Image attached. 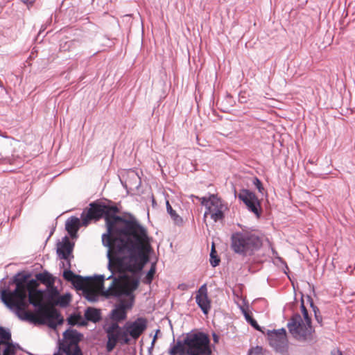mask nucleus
<instances>
[{"mask_svg":"<svg viewBox=\"0 0 355 355\" xmlns=\"http://www.w3.org/2000/svg\"><path fill=\"white\" fill-rule=\"evenodd\" d=\"M119 211L116 205H109L103 202L94 201L89 204L88 209H84L80 218L83 226H87L94 220H105L106 232L102 234V244L107 248V258L110 261L112 249L119 247L121 249L125 243L134 237L145 236L147 229L141 225L137 218L129 214L127 218L118 216Z\"/></svg>","mask_w":355,"mask_h":355,"instance_id":"f257e3e1","label":"nucleus"},{"mask_svg":"<svg viewBox=\"0 0 355 355\" xmlns=\"http://www.w3.org/2000/svg\"><path fill=\"white\" fill-rule=\"evenodd\" d=\"M150 241L147 232L145 236L134 237L126 242L121 249L119 247L112 249L111 260L114 259L123 270L132 274L131 276L124 275L126 279L125 286L132 291H135L139 287L140 274L150 262V255L154 252Z\"/></svg>","mask_w":355,"mask_h":355,"instance_id":"f03ea898","label":"nucleus"},{"mask_svg":"<svg viewBox=\"0 0 355 355\" xmlns=\"http://www.w3.org/2000/svg\"><path fill=\"white\" fill-rule=\"evenodd\" d=\"M35 293L33 291L24 290L14 293V289L11 290L7 286L0 289V300L20 320L36 324L40 319H37L32 312L28 311V306L32 305L35 312L41 315V318H43V313L50 311L46 309L42 302L35 300Z\"/></svg>","mask_w":355,"mask_h":355,"instance_id":"7ed1b4c3","label":"nucleus"},{"mask_svg":"<svg viewBox=\"0 0 355 355\" xmlns=\"http://www.w3.org/2000/svg\"><path fill=\"white\" fill-rule=\"evenodd\" d=\"M168 353L170 355H211L210 338L204 332L191 331L183 339L178 338L176 343L173 339Z\"/></svg>","mask_w":355,"mask_h":355,"instance_id":"20e7f679","label":"nucleus"},{"mask_svg":"<svg viewBox=\"0 0 355 355\" xmlns=\"http://www.w3.org/2000/svg\"><path fill=\"white\" fill-rule=\"evenodd\" d=\"M263 245L262 238L249 230L233 232L230 237V248L242 258L255 254Z\"/></svg>","mask_w":355,"mask_h":355,"instance_id":"39448f33","label":"nucleus"},{"mask_svg":"<svg viewBox=\"0 0 355 355\" xmlns=\"http://www.w3.org/2000/svg\"><path fill=\"white\" fill-rule=\"evenodd\" d=\"M40 283L51 286L54 284V279L47 271L37 273L35 278H32L31 272L22 270L18 272L9 280L8 286L15 285L14 293L19 290L36 292Z\"/></svg>","mask_w":355,"mask_h":355,"instance_id":"423d86ee","label":"nucleus"},{"mask_svg":"<svg viewBox=\"0 0 355 355\" xmlns=\"http://www.w3.org/2000/svg\"><path fill=\"white\" fill-rule=\"evenodd\" d=\"M300 309L305 322H303L299 313H294L288 322L287 327L293 338L300 340H305L312 334L313 329L311 325V318L304 306L303 295L301 297Z\"/></svg>","mask_w":355,"mask_h":355,"instance_id":"0eeeda50","label":"nucleus"},{"mask_svg":"<svg viewBox=\"0 0 355 355\" xmlns=\"http://www.w3.org/2000/svg\"><path fill=\"white\" fill-rule=\"evenodd\" d=\"M191 197L196 198L200 200L201 205L205 207L206 210L204 214L205 218L207 215L209 214L211 218L214 222H218L224 219V211L227 209V207L224 205L223 200L216 195L211 194L209 198H199L194 195H191Z\"/></svg>","mask_w":355,"mask_h":355,"instance_id":"6e6552de","label":"nucleus"},{"mask_svg":"<svg viewBox=\"0 0 355 355\" xmlns=\"http://www.w3.org/2000/svg\"><path fill=\"white\" fill-rule=\"evenodd\" d=\"M107 334V341L105 348L107 352H111L119 343L121 345H129L130 338L127 336L125 329L116 322H111L108 327L105 328Z\"/></svg>","mask_w":355,"mask_h":355,"instance_id":"1a4fd4ad","label":"nucleus"},{"mask_svg":"<svg viewBox=\"0 0 355 355\" xmlns=\"http://www.w3.org/2000/svg\"><path fill=\"white\" fill-rule=\"evenodd\" d=\"M234 196L246 205L248 211L252 212L257 218H260L262 211L261 202L254 192L243 189L236 195V191L234 189Z\"/></svg>","mask_w":355,"mask_h":355,"instance_id":"9d476101","label":"nucleus"},{"mask_svg":"<svg viewBox=\"0 0 355 355\" xmlns=\"http://www.w3.org/2000/svg\"><path fill=\"white\" fill-rule=\"evenodd\" d=\"M108 269L111 271L112 274L110 275L107 279H113V281L111 285L108 287V288L105 291V295L107 297H128L132 298L133 300L134 295L133 292L130 288L128 287L123 288L121 286L119 285L118 283L120 281L119 277H114V272L112 268V263H110V267L108 266Z\"/></svg>","mask_w":355,"mask_h":355,"instance_id":"9b49d317","label":"nucleus"},{"mask_svg":"<svg viewBox=\"0 0 355 355\" xmlns=\"http://www.w3.org/2000/svg\"><path fill=\"white\" fill-rule=\"evenodd\" d=\"M270 345L277 352H282L287 347L286 331L284 328L266 330Z\"/></svg>","mask_w":355,"mask_h":355,"instance_id":"f8f14e48","label":"nucleus"},{"mask_svg":"<svg viewBox=\"0 0 355 355\" xmlns=\"http://www.w3.org/2000/svg\"><path fill=\"white\" fill-rule=\"evenodd\" d=\"M148 321L145 318H137L133 322H127L123 328L125 329L127 336L137 340L147 328Z\"/></svg>","mask_w":355,"mask_h":355,"instance_id":"ddd939ff","label":"nucleus"},{"mask_svg":"<svg viewBox=\"0 0 355 355\" xmlns=\"http://www.w3.org/2000/svg\"><path fill=\"white\" fill-rule=\"evenodd\" d=\"M105 279V276L103 275H94V277H83L79 275L75 277L73 281H72L71 284L74 286V288L78 291H83L84 289L87 288V284L91 283H95L97 287L98 288H104L103 282Z\"/></svg>","mask_w":355,"mask_h":355,"instance_id":"4468645a","label":"nucleus"},{"mask_svg":"<svg viewBox=\"0 0 355 355\" xmlns=\"http://www.w3.org/2000/svg\"><path fill=\"white\" fill-rule=\"evenodd\" d=\"M64 318L56 309L43 313V318L37 322L36 324H45L51 329H56L58 326L64 323Z\"/></svg>","mask_w":355,"mask_h":355,"instance_id":"2eb2a0df","label":"nucleus"},{"mask_svg":"<svg viewBox=\"0 0 355 355\" xmlns=\"http://www.w3.org/2000/svg\"><path fill=\"white\" fill-rule=\"evenodd\" d=\"M102 319L101 311L99 309L88 306L84 313V318L82 316L81 321H78V327H87L88 322L97 323Z\"/></svg>","mask_w":355,"mask_h":355,"instance_id":"dca6fc26","label":"nucleus"},{"mask_svg":"<svg viewBox=\"0 0 355 355\" xmlns=\"http://www.w3.org/2000/svg\"><path fill=\"white\" fill-rule=\"evenodd\" d=\"M132 306V302L126 303L124 301H121L120 303L116 304L113 309L110 313V318L112 320V322H119L123 321L127 318L126 309Z\"/></svg>","mask_w":355,"mask_h":355,"instance_id":"f3484780","label":"nucleus"},{"mask_svg":"<svg viewBox=\"0 0 355 355\" xmlns=\"http://www.w3.org/2000/svg\"><path fill=\"white\" fill-rule=\"evenodd\" d=\"M74 243L71 242L67 236L63 237L62 241L58 243L57 247V253L59 257L62 259L67 260V262L70 261L69 260V257L71 256V257H73V255H71Z\"/></svg>","mask_w":355,"mask_h":355,"instance_id":"a211bd4d","label":"nucleus"},{"mask_svg":"<svg viewBox=\"0 0 355 355\" xmlns=\"http://www.w3.org/2000/svg\"><path fill=\"white\" fill-rule=\"evenodd\" d=\"M63 337L70 345L76 346L82 340L83 335L76 329H68L63 333Z\"/></svg>","mask_w":355,"mask_h":355,"instance_id":"6ab92c4d","label":"nucleus"},{"mask_svg":"<svg viewBox=\"0 0 355 355\" xmlns=\"http://www.w3.org/2000/svg\"><path fill=\"white\" fill-rule=\"evenodd\" d=\"M36 293L44 294V297L50 302H53L59 295V291L56 286L53 284H51V286H46L45 290L37 289Z\"/></svg>","mask_w":355,"mask_h":355,"instance_id":"aec40b11","label":"nucleus"},{"mask_svg":"<svg viewBox=\"0 0 355 355\" xmlns=\"http://www.w3.org/2000/svg\"><path fill=\"white\" fill-rule=\"evenodd\" d=\"M196 302L205 315L208 314L211 309V301L208 295H196Z\"/></svg>","mask_w":355,"mask_h":355,"instance_id":"412c9836","label":"nucleus"},{"mask_svg":"<svg viewBox=\"0 0 355 355\" xmlns=\"http://www.w3.org/2000/svg\"><path fill=\"white\" fill-rule=\"evenodd\" d=\"M243 313L245 317V320L256 330L262 332L263 334H266L265 328L261 327L259 325L257 320L252 317V314L249 313L244 309H243Z\"/></svg>","mask_w":355,"mask_h":355,"instance_id":"4be33fe9","label":"nucleus"},{"mask_svg":"<svg viewBox=\"0 0 355 355\" xmlns=\"http://www.w3.org/2000/svg\"><path fill=\"white\" fill-rule=\"evenodd\" d=\"M166 211L176 225L181 226L183 225L182 218L173 209L168 201H166Z\"/></svg>","mask_w":355,"mask_h":355,"instance_id":"5701e85b","label":"nucleus"},{"mask_svg":"<svg viewBox=\"0 0 355 355\" xmlns=\"http://www.w3.org/2000/svg\"><path fill=\"white\" fill-rule=\"evenodd\" d=\"M81 225H83V223L81 224L78 218L76 216H71L67 220L65 223V229L66 230H78Z\"/></svg>","mask_w":355,"mask_h":355,"instance_id":"b1692460","label":"nucleus"},{"mask_svg":"<svg viewBox=\"0 0 355 355\" xmlns=\"http://www.w3.org/2000/svg\"><path fill=\"white\" fill-rule=\"evenodd\" d=\"M11 341V331L8 328L0 326V346Z\"/></svg>","mask_w":355,"mask_h":355,"instance_id":"393cba45","label":"nucleus"},{"mask_svg":"<svg viewBox=\"0 0 355 355\" xmlns=\"http://www.w3.org/2000/svg\"><path fill=\"white\" fill-rule=\"evenodd\" d=\"M83 296L90 302H96L98 300V295L96 292L87 287L82 291Z\"/></svg>","mask_w":355,"mask_h":355,"instance_id":"a878e982","label":"nucleus"},{"mask_svg":"<svg viewBox=\"0 0 355 355\" xmlns=\"http://www.w3.org/2000/svg\"><path fill=\"white\" fill-rule=\"evenodd\" d=\"M70 302L71 295L69 293H66L62 295L59 294L54 303L55 305L64 308L69 304Z\"/></svg>","mask_w":355,"mask_h":355,"instance_id":"bb28decb","label":"nucleus"},{"mask_svg":"<svg viewBox=\"0 0 355 355\" xmlns=\"http://www.w3.org/2000/svg\"><path fill=\"white\" fill-rule=\"evenodd\" d=\"M156 272V263L153 262L151 264L150 268L148 271L146 275L143 279V282L145 284H150L154 278V275Z\"/></svg>","mask_w":355,"mask_h":355,"instance_id":"cd10ccee","label":"nucleus"},{"mask_svg":"<svg viewBox=\"0 0 355 355\" xmlns=\"http://www.w3.org/2000/svg\"><path fill=\"white\" fill-rule=\"evenodd\" d=\"M67 265H68V268L67 269H64V271H63V278L67 281V282H72V281H73V279H75V277H76V276L78 275L75 274L71 269V263H70V261H68L67 263Z\"/></svg>","mask_w":355,"mask_h":355,"instance_id":"c85d7f7f","label":"nucleus"},{"mask_svg":"<svg viewBox=\"0 0 355 355\" xmlns=\"http://www.w3.org/2000/svg\"><path fill=\"white\" fill-rule=\"evenodd\" d=\"M4 347L1 351V347L0 346V355H16V352L12 345V341L9 342L6 344H3Z\"/></svg>","mask_w":355,"mask_h":355,"instance_id":"c756f323","label":"nucleus"},{"mask_svg":"<svg viewBox=\"0 0 355 355\" xmlns=\"http://www.w3.org/2000/svg\"><path fill=\"white\" fill-rule=\"evenodd\" d=\"M82 315L80 313H73L67 319V322L70 326H78V321H81Z\"/></svg>","mask_w":355,"mask_h":355,"instance_id":"7c9ffc66","label":"nucleus"},{"mask_svg":"<svg viewBox=\"0 0 355 355\" xmlns=\"http://www.w3.org/2000/svg\"><path fill=\"white\" fill-rule=\"evenodd\" d=\"M209 261H210V264L212 267H216V266H218L220 263V259L218 257V256L217 255V252L216 251V249H215L214 245H212V248L210 252Z\"/></svg>","mask_w":355,"mask_h":355,"instance_id":"2f4dec72","label":"nucleus"},{"mask_svg":"<svg viewBox=\"0 0 355 355\" xmlns=\"http://www.w3.org/2000/svg\"><path fill=\"white\" fill-rule=\"evenodd\" d=\"M130 178L132 180V183H131L132 187L138 189L141 186V179L137 173H132V177Z\"/></svg>","mask_w":355,"mask_h":355,"instance_id":"473e14b6","label":"nucleus"},{"mask_svg":"<svg viewBox=\"0 0 355 355\" xmlns=\"http://www.w3.org/2000/svg\"><path fill=\"white\" fill-rule=\"evenodd\" d=\"M252 183L257 187L259 192L263 193L264 188L263 187L261 181L257 177H254L253 178Z\"/></svg>","mask_w":355,"mask_h":355,"instance_id":"72a5a7b5","label":"nucleus"},{"mask_svg":"<svg viewBox=\"0 0 355 355\" xmlns=\"http://www.w3.org/2000/svg\"><path fill=\"white\" fill-rule=\"evenodd\" d=\"M76 42L74 40L67 41L64 43L60 44V49L62 51H70L72 45H73Z\"/></svg>","mask_w":355,"mask_h":355,"instance_id":"f704fd0d","label":"nucleus"},{"mask_svg":"<svg viewBox=\"0 0 355 355\" xmlns=\"http://www.w3.org/2000/svg\"><path fill=\"white\" fill-rule=\"evenodd\" d=\"M72 348L70 347L69 345H60L58 351L61 352L64 355H68L71 352Z\"/></svg>","mask_w":355,"mask_h":355,"instance_id":"c9c22d12","label":"nucleus"},{"mask_svg":"<svg viewBox=\"0 0 355 355\" xmlns=\"http://www.w3.org/2000/svg\"><path fill=\"white\" fill-rule=\"evenodd\" d=\"M307 300L310 303V306L312 308L314 312V315H317V313H320V310L318 306L314 304L312 297L309 295H307Z\"/></svg>","mask_w":355,"mask_h":355,"instance_id":"e433bc0d","label":"nucleus"},{"mask_svg":"<svg viewBox=\"0 0 355 355\" xmlns=\"http://www.w3.org/2000/svg\"><path fill=\"white\" fill-rule=\"evenodd\" d=\"M68 355H83L82 349L78 345L72 347L71 352Z\"/></svg>","mask_w":355,"mask_h":355,"instance_id":"4c0bfd02","label":"nucleus"},{"mask_svg":"<svg viewBox=\"0 0 355 355\" xmlns=\"http://www.w3.org/2000/svg\"><path fill=\"white\" fill-rule=\"evenodd\" d=\"M196 295H207V289L206 284L202 285L200 288L198 289Z\"/></svg>","mask_w":355,"mask_h":355,"instance_id":"58836bf2","label":"nucleus"},{"mask_svg":"<svg viewBox=\"0 0 355 355\" xmlns=\"http://www.w3.org/2000/svg\"><path fill=\"white\" fill-rule=\"evenodd\" d=\"M262 347L259 346H257L254 348L250 349V354L252 355H260L262 353Z\"/></svg>","mask_w":355,"mask_h":355,"instance_id":"ea45409f","label":"nucleus"},{"mask_svg":"<svg viewBox=\"0 0 355 355\" xmlns=\"http://www.w3.org/2000/svg\"><path fill=\"white\" fill-rule=\"evenodd\" d=\"M71 239H76L78 237V231L76 230H67Z\"/></svg>","mask_w":355,"mask_h":355,"instance_id":"a19ab883","label":"nucleus"},{"mask_svg":"<svg viewBox=\"0 0 355 355\" xmlns=\"http://www.w3.org/2000/svg\"><path fill=\"white\" fill-rule=\"evenodd\" d=\"M24 3H25L27 7L29 8L33 6L35 0H21Z\"/></svg>","mask_w":355,"mask_h":355,"instance_id":"79ce46f5","label":"nucleus"},{"mask_svg":"<svg viewBox=\"0 0 355 355\" xmlns=\"http://www.w3.org/2000/svg\"><path fill=\"white\" fill-rule=\"evenodd\" d=\"M315 318L316 320V321L320 324L322 325V315H320V313H317V315H315Z\"/></svg>","mask_w":355,"mask_h":355,"instance_id":"37998d69","label":"nucleus"},{"mask_svg":"<svg viewBox=\"0 0 355 355\" xmlns=\"http://www.w3.org/2000/svg\"><path fill=\"white\" fill-rule=\"evenodd\" d=\"M330 355H343V354L338 349H334L331 350Z\"/></svg>","mask_w":355,"mask_h":355,"instance_id":"c03bdc74","label":"nucleus"},{"mask_svg":"<svg viewBox=\"0 0 355 355\" xmlns=\"http://www.w3.org/2000/svg\"><path fill=\"white\" fill-rule=\"evenodd\" d=\"M12 345L14 346V349L16 353L17 349L24 351L22 347L18 343L12 342Z\"/></svg>","mask_w":355,"mask_h":355,"instance_id":"a18cd8bd","label":"nucleus"},{"mask_svg":"<svg viewBox=\"0 0 355 355\" xmlns=\"http://www.w3.org/2000/svg\"><path fill=\"white\" fill-rule=\"evenodd\" d=\"M212 337L215 343H218L219 342V336L215 332L212 333Z\"/></svg>","mask_w":355,"mask_h":355,"instance_id":"49530a36","label":"nucleus"},{"mask_svg":"<svg viewBox=\"0 0 355 355\" xmlns=\"http://www.w3.org/2000/svg\"><path fill=\"white\" fill-rule=\"evenodd\" d=\"M278 259L285 266V268L286 269H288V266H287L286 263L285 262V261L281 257H278Z\"/></svg>","mask_w":355,"mask_h":355,"instance_id":"de8ad7c7","label":"nucleus"},{"mask_svg":"<svg viewBox=\"0 0 355 355\" xmlns=\"http://www.w3.org/2000/svg\"><path fill=\"white\" fill-rule=\"evenodd\" d=\"M153 349V346H150V347H149V348H148V354H149L150 355V354H152Z\"/></svg>","mask_w":355,"mask_h":355,"instance_id":"09e8293b","label":"nucleus"},{"mask_svg":"<svg viewBox=\"0 0 355 355\" xmlns=\"http://www.w3.org/2000/svg\"><path fill=\"white\" fill-rule=\"evenodd\" d=\"M54 230H55V229L53 228V229L51 231L50 234H49V237H48V238H49V237H51V235H52V234H53V232H54ZM48 239H47V240H48Z\"/></svg>","mask_w":355,"mask_h":355,"instance_id":"8fccbe9b","label":"nucleus"},{"mask_svg":"<svg viewBox=\"0 0 355 355\" xmlns=\"http://www.w3.org/2000/svg\"><path fill=\"white\" fill-rule=\"evenodd\" d=\"M156 340H157V334L155 335V336H154V337H153V340L154 342H155V341H156Z\"/></svg>","mask_w":355,"mask_h":355,"instance_id":"3c124183","label":"nucleus"},{"mask_svg":"<svg viewBox=\"0 0 355 355\" xmlns=\"http://www.w3.org/2000/svg\"><path fill=\"white\" fill-rule=\"evenodd\" d=\"M0 87L1 89H3V83L0 80Z\"/></svg>","mask_w":355,"mask_h":355,"instance_id":"603ef678","label":"nucleus"},{"mask_svg":"<svg viewBox=\"0 0 355 355\" xmlns=\"http://www.w3.org/2000/svg\"><path fill=\"white\" fill-rule=\"evenodd\" d=\"M155 342H154L153 340H152L150 346H153V347H154V346H155Z\"/></svg>","mask_w":355,"mask_h":355,"instance_id":"864d4df0","label":"nucleus"},{"mask_svg":"<svg viewBox=\"0 0 355 355\" xmlns=\"http://www.w3.org/2000/svg\"><path fill=\"white\" fill-rule=\"evenodd\" d=\"M28 355H35L31 352H26Z\"/></svg>","mask_w":355,"mask_h":355,"instance_id":"5fc2aeb1","label":"nucleus"},{"mask_svg":"<svg viewBox=\"0 0 355 355\" xmlns=\"http://www.w3.org/2000/svg\"><path fill=\"white\" fill-rule=\"evenodd\" d=\"M227 98H231L232 96H231L230 94H227Z\"/></svg>","mask_w":355,"mask_h":355,"instance_id":"6e6d98bb","label":"nucleus"}]
</instances>
